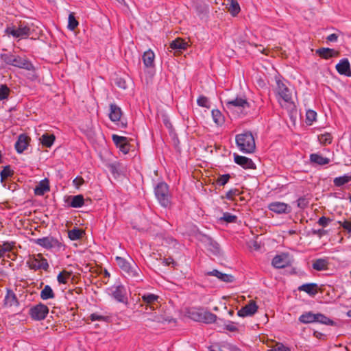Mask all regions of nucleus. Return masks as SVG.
<instances>
[{"label":"nucleus","instance_id":"1","mask_svg":"<svg viewBox=\"0 0 351 351\" xmlns=\"http://www.w3.org/2000/svg\"><path fill=\"white\" fill-rule=\"evenodd\" d=\"M250 104L243 97H237L225 101V109L228 114L234 117L245 114L250 109Z\"/></svg>","mask_w":351,"mask_h":351},{"label":"nucleus","instance_id":"2","mask_svg":"<svg viewBox=\"0 0 351 351\" xmlns=\"http://www.w3.org/2000/svg\"><path fill=\"white\" fill-rule=\"evenodd\" d=\"M236 143L241 152L252 154L255 151V140L252 134L250 132L237 134L236 136Z\"/></svg>","mask_w":351,"mask_h":351},{"label":"nucleus","instance_id":"3","mask_svg":"<svg viewBox=\"0 0 351 351\" xmlns=\"http://www.w3.org/2000/svg\"><path fill=\"white\" fill-rule=\"evenodd\" d=\"M116 261L118 266L125 272L128 276L134 278L136 280H142L141 278V269L135 263L131 265L125 258L119 256L116 257Z\"/></svg>","mask_w":351,"mask_h":351},{"label":"nucleus","instance_id":"4","mask_svg":"<svg viewBox=\"0 0 351 351\" xmlns=\"http://www.w3.org/2000/svg\"><path fill=\"white\" fill-rule=\"evenodd\" d=\"M189 317L196 322H202L210 324L215 322L217 316L208 311L200 308H193L189 311Z\"/></svg>","mask_w":351,"mask_h":351},{"label":"nucleus","instance_id":"5","mask_svg":"<svg viewBox=\"0 0 351 351\" xmlns=\"http://www.w3.org/2000/svg\"><path fill=\"white\" fill-rule=\"evenodd\" d=\"M155 195L160 205L167 207L170 205V194L168 185L165 182H160L155 188Z\"/></svg>","mask_w":351,"mask_h":351},{"label":"nucleus","instance_id":"6","mask_svg":"<svg viewBox=\"0 0 351 351\" xmlns=\"http://www.w3.org/2000/svg\"><path fill=\"white\" fill-rule=\"evenodd\" d=\"M141 300L143 303L141 306H145V313H149V311L158 308V295L151 293H145L141 295Z\"/></svg>","mask_w":351,"mask_h":351},{"label":"nucleus","instance_id":"7","mask_svg":"<svg viewBox=\"0 0 351 351\" xmlns=\"http://www.w3.org/2000/svg\"><path fill=\"white\" fill-rule=\"evenodd\" d=\"M27 263L29 268L34 270L43 269L47 271L49 268L47 259L44 258L40 254L31 257Z\"/></svg>","mask_w":351,"mask_h":351},{"label":"nucleus","instance_id":"8","mask_svg":"<svg viewBox=\"0 0 351 351\" xmlns=\"http://www.w3.org/2000/svg\"><path fill=\"white\" fill-rule=\"evenodd\" d=\"M48 313L49 308L42 303H39L29 309V315L34 320L44 319L47 317Z\"/></svg>","mask_w":351,"mask_h":351},{"label":"nucleus","instance_id":"9","mask_svg":"<svg viewBox=\"0 0 351 351\" xmlns=\"http://www.w3.org/2000/svg\"><path fill=\"white\" fill-rule=\"evenodd\" d=\"M291 263V258L286 253H282L275 256L271 262L272 265L278 269H282L290 266Z\"/></svg>","mask_w":351,"mask_h":351},{"label":"nucleus","instance_id":"10","mask_svg":"<svg viewBox=\"0 0 351 351\" xmlns=\"http://www.w3.org/2000/svg\"><path fill=\"white\" fill-rule=\"evenodd\" d=\"M277 93L279 96L278 101L281 105L282 102L280 99L285 103L291 102L292 95L290 90L286 86V85L280 81L277 82Z\"/></svg>","mask_w":351,"mask_h":351},{"label":"nucleus","instance_id":"11","mask_svg":"<svg viewBox=\"0 0 351 351\" xmlns=\"http://www.w3.org/2000/svg\"><path fill=\"white\" fill-rule=\"evenodd\" d=\"M268 208L277 214H287L291 212V207L289 204L281 202H274L268 205Z\"/></svg>","mask_w":351,"mask_h":351},{"label":"nucleus","instance_id":"12","mask_svg":"<svg viewBox=\"0 0 351 351\" xmlns=\"http://www.w3.org/2000/svg\"><path fill=\"white\" fill-rule=\"evenodd\" d=\"M6 32L16 38L23 37L30 35V27L21 24L17 29L8 27Z\"/></svg>","mask_w":351,"mask_h":351},{"label":"nucleus","instance_id":"13","mask_svg":"<svg viewBox=\"0 0 351 351\" xmlns=\"http://www.w3.org/2000/svg\"><path fill=\"white\" fill-rule=\"evenodd\" d=\"M209 351H241L236 346L226 341L214 343L208 348Z\"/></svg>","mask_w":351,"mask_h":351},{"label":"nucleus","instance_id":"14","mask_svg":"<svg viewBox=\"0 0 351 351\" xmlns=\"http://www.w3.org/2000/svg\"><path fill=\"white\" fill-rule=\"evenodd\" d=\"M202 241L204 244L206 249L214 255H217L220 252L219 244L213 241L210 237L204 236Z\"/></svg>","mask_w":351,"mask_h":351},{"label":"nucleus","instance_id":"15","mask_svg":"<svg viewBox=\"0 0 351 351\" xmlns=\"http://www.w3.org/2000/svg\"><path fill=\"white\" fill-rule=\"evenodd\" d=\"M112 295L118 302L127 303L126 290L124 286L118 285L112 287Z\"/></svg>","mask_w":351,"mask_h":351},{"label":"nucleus","instance_id":"16","mask_svg":"<svg viewBox=\"0 0 351 351\" xmlns=\"http://www.w3.org/2000/svg\"><path fill=\"white\" fill-rule=\"evenodd\" d=\"M257 309L258 306L256 302L251 300L247 304L238 311V315L240 317L251 316L257 311Z\"/></svg>","mask_w":351,"mask_h":351},{"label":"nucleus","instance_id":"17","mask_svg":"<svg viewBox=\"0 0 351 351\" xmlns=\"http://www.w3.org/2000/svg\"><path fill=\"white\" fill-rule=\"evenodd\" d=\"M12 66L24 69L27 71L34 69L33 64L25 58L19 56H15Z\"/></svg>","mask_w":351,"mask_h":351},{"label":"nucleus","instance_id":"18","mask_svg":"<svg viewBox=\"0 0 351 351\" xmlns=\"http://www.w3.org/2000/svg\"><path fill=\"white\" fill-rule=\"evenodd\" d=\"M35 243L46 249L55 247L58 245V241L52 237H46L35 240Z\"/></svg>","mask_w":351,"mask_h":351},{"label":"nucleus","instance_id":"19","mask_svg":"<svg viewBox=\"0 0 351 351\" xmlns=\"http://www.w3.org/2000/svg\"><path fill=\"white\" fill-rule=\"evenodd\" d=\"M234 160L235 163L245 169H255V165L253 161L245 156L234 154Z\"/></svg>","mask_w":351,"mask_h":351},{"label":"nucleus","instance_id":"20","mask_svg":"<svg viewBox=\"0 0 351 351\" xmlns=\"http://www.w3.org/2000/svg\"><path fill=\"white\" fill-rule=\"evenodd\" d=\"M112 140L114 144L119 148V149L124 154H127L129 152V146L127 141V138L124 136H120L117 134H113Z\"/></svg>","mask_w":351,"mask_h":351},{"label":"nucleus","instance_id":"21","mask_svg":"<svg viewBox=\"0 0 351 351\" xmlns=\"http://www.w3.org/2000/svg\"><path fill=\"white\" fill-rule=\"evenodd\" d=\"M337 72L341 75L351 76L350 64L347 58H343L336 65Z\"/></svg>","mask_w":351,"mask_h":351},{"label":"nucleus","instance_id":"22","mask_svg":"<svg viewBox=\"0 0 351 351\" xmlns=\"http://www.w3.org/2000/svg\"><path fill=\"white\" fill-rule=\"evenodd\" d=\"M29 138L25 134L19 135L17 141L15 143L16 152L21 154L25 151L29 145Z\"/></svg>","mask_w":351,"mask_h":351},{"label":"nucleus","instance_id":"23","mask_svg":"<svg viewBox=\"0 0 351 351\" xmlns=\"http://www.w3.org/2000/svg\"><path fill=\"white\" fill-rule=\"evenodd\" d=\"M316 53L324 59H329L333 57H337L339 55L338 51L330 48H319L316 50Z\"/></svg>","mask_w":351,"mask_h":351},{"label":"nucleus","instance_id":"24","mask_svg":"<svg viewBox=\"0 0 351 351\" xmlns=\"http://www.w3.org/2000/svg\"><path fill=\"white\" fill-rule=\"evenodd\" d=\"M206 275L215 276L220 280L225 282H232L234 281V276L230 274L221 273V271L217 269H213V271H208L206 273Z\"/></svg>","mask_w":351,"mask_h":351},{"label":"nucleus","instance_id":"25","mask_svg":"<svg viewBox=\"0 0 351 351\" xmlns=\"http://www.w3.org/2000/svg\"><path fill=\"white\" fill-rule=\"evenodd\" d=\"M50 191L49 182L47 179L41 180L34 189V193L36 195H43Z\"/></svg>","mask_w":351,"mask_h":351},{"label":"nucleus","instance_id":"26","mask_svg":"<svg viewBox=\"0 0 351 351\" xmlns=\"http://www.w3.org/2000/svg\"><path fill=\"white\" fill-rule=\"evenodd\" d=\"M188 46V43L180 38L175 39L170 44V48L176 50V52H181L182 51L185 50Z\"/></svg>","mask_w":351,"mask_h":351},{"label":"nucleus","instance_id":"27","mask_svg":"<svg viewBox=\"0 0 351 351\" xmlns=\"http://www.w3.org/2000/svg\"><path fill=\"white\" fill-rule=\"evenodd\" d=\"M4 305L6 306H18L19 302L15 293L10 289L7 290L6 295L4 298Z\"/></svg>","mask_w":351,"mask_h":351},{"label":"nucleus","instance_id":"28","mask_svg":"<svg viewBox=\"0 0 351 351\" xmlns=\"http://www.w3.org/2000/svg\"><path fill=\"white\" fill-rule=\"evenodd\" d=\"M121 114H122L121 110L118 106H117L116 104H110L109 118L112 121L116 122V121H119L121 119Z\"/></svg>","mask_w":351,"mask_h":351},{"label":"nucleus","instance_id":"29","mask_svg":"<svg viewBox=\"0 0 351 351\" xmlns=\"http://www.w3.org/2000/svg\"><path fill=\"white\" fill-rule=\"evenodd\" d=\"M298 290L304 291L308 295L313 296L318 291V286L315 283L304 284L298 287Z\"/></svg>","mask_w":351,"mask_h":351},{"label":"nucleus","instance_id":"30","mask_svg":"<svg viewBox=\"0 0 351 351\" xmlns=\"http://www.w3.org/2000/svg\"><path fill=\"white\" fill-rule=\"evenodd\" d=\"M55 139L56 138L53 134L45 133L40 137L39 141L43 146L46 147H51L53 144Z\"/></svg>","mask_w":351,"mask_h":351},{"label":"nucleus","instance_id":"31","mask_svg":"<svg viewBox=\"0 0 351 351\" xmlns=\"http://www.w3.org/2000/svg\"><path fill=\"white\" fill-rule=\"evenodd\" d=\"M155 55L154 53L149 49L145 51L143 56V61L146 67H152L154 66Z\"/></svg>","mask_w":351,"mask_h":351},{"label":"nucleus","instance_id":"32","mask_svg":"<svg viewBox=\"0 0 351 351\" xmlns=\"http://www.w3.org/2000/svg\"><path fill=\"white\" fill-rule=\"evenodd\" d=\"M328 261L326 258H318L313 263V268L317 271L326 270L328 267Z\"/></svg>","mask_w":351,"mask_h":351},{"label":"nucleus","instance_id":"33","mask_svg":"<svg viewBox=\"0 0 351 351\" xmlns=\"http://www.w3.org/2000/svg\"><path fill=\"white\" fill-rule=\"evenodd\" d=\"M310 160L319 165H324L329 163L330 160L317 154H312L310 155Z\"/></svg>","mask_w":351,"mask_h":351},{"label":"nucleus","instance_id":"34","mask_svg":"<svg viewBox=\"0 0 351 351\" xmlns=\"http://www.w3.org/2000/svg\"><path fill=\"white\" fill-rule=\"evenodd\" d=\"M40 298L43 300L53 299L55 298V293L49 285H46L40 292Z\"/></svg>","mask_w":351,"mask_h":351},{"label":"nucleus","instance_id":"35","mask_svg":"<svg viewBox=\"0 0 351 351\" xmlns=\"http://www.w3.org/2000/svg\"><path fill=\"white\" fill-rule=\"evenodd\" d=\"M211 114L213 119L217 125H221L224 123V117L219 110H213Z\"/></svg>","mask_w":351,"mask_h":351},{"label":"nucleus","instance_id":"36","mask_svg":"<svg viewBox=\"0 0 351 351\" xmlns=\"http://www.w3.org/2000/svg\"><path fill=\"white\" fill-rule=\"evenodd\" d=\"M228 1L230 3L228 11L232 16H237L241 10L239 4L236 0H228Z\"/></svg>","mask_w":351,"mask_h":351},{"label":"nucleus","instance_id":"37","mask_svg":"<svg viewBox=\"0 0 351 351\" xmlns=\"http://www.w3.org/2000/svg\"><path fill=\"white\" fill-rule=\"evenodd\" d=\"M315 315L311 312H308L302 314L300 317L299 320L300 322L304 324H309L315 322Z\"/></svg>","mask_w":351,"mask_h":351},{"label":"nucleus","instance_id":"38","mask_svg":"<svg viewBox=\"0 0 351 351\" xmlns=\"http://www.w3.org/2000/svg\"><path fill=\"white\" fill-rule=\"evenodd\" d=\"M351 181V176L350 175H344L343 176L335 178L333 180L334 184L336 186H341L346 183H348Z\"/></svg>","mask_w":351,"mask_h":351},{"label":"nucleus","instance_id":"39","mask_svg":"<svg viewBox=\"0 0 351 351\" xmlns=\"http://www.w3.org/2000/svg\"><path fill=\"white\" fill-rule=\"evenodd\" d=\"M84 231L78 228H74L69 231V237L72 241H75L82 238Z\"/></svg>","mask_w":351,"mask_h":351},{"label":"nucleus","instance_id":"40","mask_svg":"<svg viewBox=\"0 0 351 351\" xmlns=\"http://www.w3.org/2000/svg\"><path fill=\"white\" fill-rule=\"evenodd\" d=\"M71 206L73 208H80L84 205V197L82 195H75L72 197V201L70 204Z\"/></svg>","mask_w":351,"mask_h":351},{"label":"nucleus","instance_id":"41","mask_svg":"<svg viewBox=\"0 0 351 351\" xmlns=\"http://www.w3.org/2000/svg\"><path fill=\"white\" fill-rule=\"evenodd\" d=\"M315 322H319L326 325H332L333 324L331 319L321 313H317L315 315Z\"/></svg>","mask_w":351,"mask_h":351},{"label":"nucleus","instance_id":"42","mask_svg":"<svg viewBox=\"0 0 351 351\" xmlns=\"http://www.w3.org/2000/svg\"><path fill=\"white\" fill-rule=\"evenodd\" d=\"M319 141L322 145H328L332 143V137L330 133H324L318 136Z\"/></svg>","mask_w":351,"mask_h":351},{"label":"nucleus","instance_id":"43","mask_svg":"<svg viewBox=\"0 0 351 351\" xmlns=\"http://www.w3.org/2000/svg\"><path fill=\"white\" fill-rule=\"evenodd\" d=\"M71 275V272L64 270L58 274L57 280L59 283L66 284Z\"/></svg>","mask_w":351,"mask_h":351},{"label":"nucleus","instance_id":"44","mask_svg":"<svg viewBox=\"0 0 351 351\" xmlns=\"http://www.w3.org/2000/svg\"><path fill=\"white\" fill-rule=\"evenodd\" d=\"M10 93V88L5 84H1L0 86V101L7 99Z\"/></svg>","mask_w":351,"mask_h":351},{"label":"nucleus","instance_id":"45","mask_svg":"<svg viewBox=\"0 0 351 351\" xmlns=\"http://www.w3.org/2000/svg\"><path fill=\"white\" fill-rule=\"evenodd\" d=\"M317 117V113L315 111L313 110H308L306 113V122L311 125L314 121H315Z\"/></svg>","mask_w":351,"mask_h":351},{"label":"nucleus","instance_id":"46","mask_svg":"<svg viewBox=\"0 0 351 351\" xmlns=\"http://www.w3.org/2000/svg\"><path fill=\"white\" fill-rule=\"evenodd\" d=\"M230 178V174L221 175L216 180V183L219 186H224L226 184L228 183Z\"/></svg>","mask_w":351,"mask_h":351},{"label":"nucleus","instance_id":"47","mask_svg":"<svg viewBox=\"0 0 351 351\" xmlns=\"http://www.w3.org/2000/svg\"><path fill=\"white\" fill-rule=\"evenodd\" d=\"M13 174V171L10 169V166L5 167L0 173L1 180L7 179Z\"/></svg>","mask_w":351,"mask_h":351},{"label":"nucleus","instance_id":"48","mask_svg":"<svg viewBox=\"0 0 351 351\" xmlns=\"http://www.w3.org/2000/svg\"><path fill=\"white\" fill-rule=\"evenodd\" d=\"M77 25L78 21L75 19L73 14L71 13L69 16L68 28L71 30H74Z\"/></svg>","mask_w":351,"mask_h":351},{"label":"nucleus","instance_id":"49","mask_svg":"<svg viewBox=\"0 0 351 351\" xmlns=\"http://www.w3.org/2000/svg\"><path fill=\"white\" fill-rule=\"evenodd\" d=\"M270 351H291L289 347L285 346L282 343H276L271 347Z\"/></svg>","mask_w":351,"mask_h":351},{"label":"nucleus","instance_id":"50","mask_svg":"<svg viewBox=\"0 0 351 351\" xmlns=\"http://www.w3.org/2000/svg\"><path fill=\"white\" fill-rule=\"evenodd\" d=\"M197 103L199 106L205 107V108H210L209 101L206 97L204 96H200L198 97L197 100Z\"/></svg>","mask_w":351,"mask_h":351},{"label":"nucleus","instance_id":"51","mask_svg":"<svg viewBox=\"0 0 351 351\" xmlns=\"http://www.w3.org/2000/svg\"><path fill=\"white\" fill-rule=\"evenodd\" d=\"M221 219L228 223H233L236 221L237 216L233 215L229 213H224L223 217H221Z\"/></svg>","mask_w":351,"mask_h":351},{"label":"nucleus","instance_id":"52","mask_svg":"<svg viewBox=\"0 0 351 351\" xmlns=\"http://www.w3.org/2000/svg\"><path fill=\"white\" fill-rule=\"evenodd\" d=\"M15 55L13 54H5L1 56L3 60L8 64L12 65Z\"/></svg>","mask_w":351,"mask_h":351},{"label":"nucleus","instance_id":"53","mask_svg":"<svg viewBox=\"0 0 351 351\" xmlns=\"http://www.w3.org/2000/svg\"><path fill=\"white\" fill-rule=\"evenodd\" d=\"M239 194L240 193L238 189H230L226 193V197L228 199H232L234 196H238Z\"/></svg>","mask_w":351,"mask_h":351},{"label":"nucleus","instance_id":"54","mask_svg":"<svg viewBox=\"0 0 351 351\" xmlns=\"http://www.w3.org/2000/svg\"><path fill=\"white\" fill-rule=\"evenodd\" d=\"M90 319L92 321H97V320H99V321H106L108 317H105V316H103V315H99L98 313H93V314H91L90 315Z\"/></svg>","mask_w":351,"mask_h":351},{"label":"nucleus","instance_id":"55","mask_svg":"<svg viewBox=\"0 0 351 351\" xmlns=\"http://www.w3.org/2000/svg\"><path fill=\"white\" fill-rule=\"evenodd\" d=\"M330 221V218L323 216L318 219L317 223L321 226L326 227Z\"/></svg>","mask_w":351,"mask_h":351},{"label":"nucleus","instance_id":"56","mask_svg":"<svg viewBox=\"0 0 351 351\" xmlns=\"http://www.w3.org/2000/svg\"><path fill=\"white\" fill-rule=\"evenodd\" d=\"M162 263L165 265H167V266H171L172 267H176V265H177V263L173 261V259L171 257H169V258H164L162 260Z\"/></svg>","mask_w":351,"mask_h":351},{"label":"nucleus","instance_id":"57","mask_svg":"<svg viewBox=\"0 0 351 351\" xmlns=\"http://www.w3.org/2000/svg\"><path fill=\"white\" fill-rule=\"evenodd\" d=\"M298 206L300 208H304L307 206L308 202L305 197H300L297 201Z\"/></svg>","mask_w":351,"mask_h":351},{"label":"nucleus","instance_id":"58","mask_svg":"<svg viewBox=\"0 0 351 351\" xmlns=\"http://www.w3.org/2000/svg\"><path fill=\"white\" fill-rule=\"evenodd\" d=\"M341 227L351 233V221H338Z\"/></svg>","mask_w":351,"mask_h":351},{"label":"nucleus","instance_id":"59","mask_svg":"<svg viewBox=\"0 0 351 351\" xmlns=\"http://www.w3.org/2000/svg\"><path fill=\"white\" fill-rule=\"evenodd\" d=\"M115 84H116V85L118 87L121 88L122 89H125L126 88V83H125V82L123 80L121 79V78H117L116 80Z\"/></svg>","mask_w":351,"mask_h":351},{"label":"nucleus","instance_id":"60","mask_svg":"<svg viewBox=\"0 0 351 351\" xmlns=\"http://www.w3.org/2000/svg\"><path fill=\"white\" fill-rule=\"evenodd\" d=\"M73 182L77 188H79L84 183V179L82 177H77Z\"/></svg>","mask_w":351,"mask_h":351},{"label":"nucleus","instance_id":"61","mask_svg":"<svg viewBox=\"0 0 351 351\" xmlns=\"http://www.w3.org/2000/svg\"><path fill=\"white\" fill-rule=\"evenodd\" d=\"M337 38H338V36H337V34H331L329 36H328L326 39H327L328 41L335 42V41H336L337 40Z\"/></svg>","mask_w":351,"mask_h":351},{"label":"nucleus","instance_id":"62","mask_svg":"<svg viewBox=\"0 0 351 351\" xmlns=\"http://www.w3.org/2000/svg\"><path fill=\"white\" fill-rule=\"evenodd\" d=\"M226 328L229 331H236L237 330V327L233 324H227L226 326Z\"/></svg>","mask_w":351,"mask_h":351},{"label":"nucleus","instance_id":"63","mask_svg":"<svg viewBox=\"0 0 351 351\" xmlns=\"http://www.w3.org/2000/svg\"><path fill=\"white\" fill-rule=\"evenodd\" d=\"M325 232V230L323 229L314 230L313 233L316 235L322 236Z\"/></svg>","mask_w":351,"mask_h":351},{"label":"nucleus","instance_id":"64","mask_svg":"<svg viewBox=\"0 0 351 351\" xmlns=\"http://www.w3.org/2000/svg\"><path fill=\"white\" fill-rule=\"evenodd\" d=\"M153 320L160 322V318L158 317H155L154 319H153Z\"/></svg>","mask_w":351,"mask_h":351}]
</instances>
